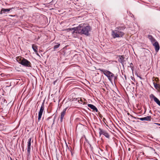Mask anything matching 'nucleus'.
I'll return each mask as SVG.
<instances>
[{"label":"nucleus","mask_w":160,"mask_h":160,"mask_svg":"<svg viewBox=\"0 0 160 160\" xmlns=\"http://www.w3.org/2000/svg\"><path fill=\"white\" fill-rule=\"evenodd\" d=\"M73 30L72 32L73 33H76L80 35H84L88 36L89 35V32L91 30V27L84 23H81L76 27L72 28Z\"/></svg>","instance_id":"nucleus-1"},{"label":"nucleus","mask_w":160,"mask_h":160,"mask_svg":"<svg viewBox=\"0 0 160 160\" xmlns=\"http://www.w3.org/2000/svg\"><path fill=\"white\" fill-rule=\"evenodd\" d=\"M125 27L124 25L119 26L116 28L114 30H111V35L114 39L122 37L124 33L123 32Z\"/></svg>","instance_id":"nucleus-2"},{"label":"nucleus","mask_w":160,"mask_h":160,"mask_svg":"<svg viewBox=\"0 0 160 160\" xmlns=\"http://www.w3.org/2000/svg\"><path fill=\"white\" fill-rule=\"evenodd\" d=\"M99 70L108 78L109 80L111 82H112L113 80L114 82L117 80V77L115 76L111 72L101 68L99 69Z\"/></svg>","instance_id":"nucleus-3"},{"label":"nucleus","mask_w":160,"mask_h":160,"mask_svg":"<svg viewBox=\"0 0 160 160\" xmlns=\"http://www.w3.org/2000/svg\"><path fill=\"white\" fill-rule=\"evenodd\" d=\"M17 61L22 65L28 68L32 67V64L30 62L21 57H18L16 58Z\"/></svg>","instance_id":"nucleus-4"},{"label":"nucleus","mask_w":160,"mask_h":160,"mask_svg":"<svg viewBox=\"0 0 160 160\" xmlns=\"http://www.w3.org/2000/svg\"><path fill=\"white\" fill-rule=\"evenodd\" d=\"M44 101L42 103L41 107L40 110L38 113V120L39 121L41 118V117L42 114L43 112L44 111Z\"/></svg>","instance_id":"nucleus-5"},{"label":"nucleus","mask_w":160,"mask_h":160,"mask_svg":"<svg viewBox=\"0 0 160 160\" xmlns=\"http://www.w3.org/2000/svg\"><path fill=\"white\" fill-rule=\"evenodd\" d=\"M32 138H30L28 140L27 144V156L28 158L29 157L30 154L31 152V141Z\"/></svg>","instance_id":"nucleus-6"},{"label":"nucleus","mask_w":160,"mask_h":160,"mask_svg":"<svg viewBox=\"0 0 160 160\" xmlns=\"http://www.w3.org/2000/svg\"><path fill=\"white\" fill-rule=\"evenodd\" d=\"M99 134L100 135H104L106 137L109 138V135L108 133L105 131L103 130L100 128H99Z\"/></svg>","instance_id":"nucleus-7"},{"label":"nucleus","mask_w":160,"mask_h":160,"mask_svg":"<svg viewBox=\"0 0 160 160\" xmlns=\"http://www.w3.org/2000/svg\"><path fill=\"white\" fill-rule=\"evenodd\" d=\"M150 98L151 99H153L154 101L160 106V101L153 94H151L150 95Z\"/></svg>","instance_id":"nucleus-8"},{"label":"nucleus","mask_w":160,"mask_h":160,"mask_svg":"<svg viewBox=\"0 0 160 160\" xmlns=\"http://www.w3.org/2000/svg\"><path fill=\"white\" fill-rule=\"evenodd\" d=\"M118 57L119 58L118 60V61L120 62L123 66H124V65L125 62V61L124 60V56L119 55L118 56Z\"/></svg>","instance_id":"nucleus-9"},{"label":"nucleus","mask_w":160,"mask_h":160,"mask_svg":"<svg viewBox=\"0 0 160 160\" xmlns=\"http://www.w3.org/2000/svg\"><path fill=\"white\" fill-rule=\"evenodd\" d=\"M153 45L154 47L155 51L158 52L160 48V46L158 42L156 41L152 44Z\"/></svg>","instance_id":"nucleus-10"},{"label":"nucleus","mask_w":160,"mask_h":160,"mask_svg":"<svg viewBox=\"0 0 160 160\" xmlns=\"http://www.w3.org/2000/svg\"><path fill=\"white\" fill-rule=\"evenodd\" d=\"M67 109V108H65L63 110V111L61 113L60 116V121L61 122H62L63 121V119L64 118V116L66 114Z\"/></svg>","instance_id":"nucleus-11"},{"label":"nucleus","mask_w":160,"mask_h":160,"mask_svg":"<svg viewBox=\"0 0 160 160\" xmlns=\"http://www.w3.org/2000/svg\"><path fill=\"white\" fill-rule=\"evenodd\" d=\"M151 117L150 116H148L146 117L140 118L138 119L141 121H151Z\"/></svg>","instance_id":"nucleus-12"},{"label":"nucleus","mask_w":160,"mask_h":160,"mask_svg":"<svg viewBox=\"0 0 160 160\" xmlns=\"http://www.w3.org/2000/svg\"><path fill=\"white\" fill-rule=\"evenodd\" d=\"M88 107L91 108L94 111H95L96 112H98V111L96 107L94 105L91 104H89L88 105Z\"/></svg>","instance_id":"nucleus-13"},{"label":"nucleus","mask_w":160,"mask_h":160,"mask_svg":"<svg viewBox=\"0 0 160 160\" xmlns=\"http://www.w3.org/2000/svg\"><path fill=\"white\" fill-rule=\"evenodd\" d=\"M148 38L152 44L157 41L155 38L150 35H148Z\"/></svg>","instance_id":"nucleus-14"},{"label":"nucleus","mask_w":160,"mask_h":160,"mask_svg":"<svg viewBox=\"0 0 160 160\" xmlns=\"http://www.w3.org/2000/svg\"><path fill=\"white\" fill-rule=\"evenodd\" d=\"M12 8H2L0 12V14H2L3 13H5L6 12H8L10 11Z\"/></svg>","instance_id":"nucleus-15"},{"label":"nucleus","mask_w":160,"mask_h":160,"mask_svg":"<svg viewBox=\"0 0 160 160\" xmlns=\"http://www.w3.org/2000/svg\"><path fill=\"white\" fill-rule=\"evenodd\" d=\"M38 46L35 44H33L32 45V48L35 52H37L38 48Z\"/></svg>","instance_id":"nucleus-16"},{"label":"nucleus","mask_w":160,"mask_h":160,"mask_svg":"<svg viewBox=\"0 0 160 160\" xmlns=\"http://www.w3.org/2000/svg\"><path fill=\"white\" fill-rule=\"evenodd\" d=\"M153 84L155 88L157 89L158 88H159V85L157 83H155V82H153Z\"/></svg>","instance_id":"nucleus-17"},{"label":"nucleus","mask_w":160,"mask_h":160,"mask_svg":"<svg viewBox=\"0 0 160 160\" xmlns=\"http://www.w3.org/2000/svg\"><path fill=\"white\" fill-rule=\"evenodd\" d=\"M76 100H78V101L79 103H80V101L82 102H83V101L82 99L81 98H76Z\"/></svg>","instance_id":"nucleus-18"},{"label":"nucleus","mask_w":160,"mask_h":160,"mask_svg":"<svg viewBox=\"0 0 160 160\" xmlns=\"http://www.w3.org/2000/svg\"><path fill=\"white\" fill-rule=\"evenodd\" d=\"M60 46V44H58L56 45H55L54 47V49L55 50L56 49L59 47Z\"/></svg>","instance_id":"nucleus-19"},{"label":"nucleus","mask_w":160,"mask_h":160,"mask_svg":"<svg viewBox=\"0 0 160 160\" xmlns=\"http://www.w3.org/2000/svg\"><path fill=\"white\" fill-rule=\"evenodd\" d=\"M130 68H132V67H133L132 66V63H131L130 64V66H129Z\"/></svg>","instance_id":"nucleus-20"},{"label":"nucleus","mask_w":160,"mask_h":160,"mask_svg":"<svg viewBox=\"0 0 160 160\" xmlns=\"http://www.w3.org/2000/svg\"><path fill=\"white\" fill-rule=\"evenodd\" d=\"M131 79L133 81H134V82L135 81V79L133 77H131Z\"/></svg>","instance_id":"nucleus-21"},{"label":"nucleus","mask_w":160,"mask_h":160,"mask_svg":"<svg viewBox=\"0 0 160 160\" xmlns=\"http://www.w3.org/2000/svg\"><path fill=\"white\" fill-rule=\"evenodd\" d=\"M35 53H36V55H38V56H40V55H39L38 54V52H35Z\"/></svg>","instance_id":"nucleus-22"},{"label":"nucleus","mask_w":160,"mask_h":160,"mask_svg":"<svg viewBox=\"0 0 160 160\" xmlns=\"http://www.w3.org/2000/svg\"><path fill=\"white\" fill-rule=\"evenodd\" d=\"M76 98H74L73 99V101H76L77 100H76ZM78 101V100H77Z\"/></svg>","instance_id":"nucleus-23"},{"label":"nucleus","mask_w":160,"mask_h":160,"mask_svg":"<svg viewBox=\"0 0 160 160\" xmlns=\"http://www.w3.org/2000/svg\"><path fill=\"white\" fill-rule=\"evenodd\" d=\"M139 78L141 79H142V77H140V76H139Z\"/></svg>","instance_id":"nucleus-24"},{"label":"nucleus","mask_w":160,"mask_h":160,"mask_svg":"<svg viewBox=\"0 0 160 160\" xmlns=\"http://www.w3.org/2000/svg\"><path fill=\"white\" fill-rule=\"evenodd\" d=\"M132 71H133V67H132V68H131Z\"/></svg>","instance_id":"nucleus-25"},{"label":"nucleus","mask_w":160,"mask_h":160,"mask_svg":"<svg viewBox=\"0 0 160 160\" xmlns=\"http://www.w3.org/2000/svg\"><path fill=\"white\" fill-rule=\"evenodd\" d=\"M131 83H132V84H134V83L133 82H131Z\"/></svg>","instance_id":"nucleus-26"},{"label":"nucleus","mask_w":160,"mask_h":160,"mask_svg":"<svg viewBox=\"0 0 160 160\" xmlns=\"http://www.w3.org/2000/svg\"><path fill=\"white\" fill-rule=\"evenodd\" d=\"M136 75L138 77H139V76L138 75V74H137V73H136Z\"/></svg>","instance_id":"nucleus-27"},{"label":"nucleus","mask_w":160,"mask_h":160,"mask_svg":"<svg viewBox=\"0 0 160 160\" xmlns=\"http://www.w3.org/2000/svg\"><path fill=\"white\" fill-rule=\"evenodd\" d=\"M128 151H130V148H129L128 149Z\"/></svg>","instance_id":"nucleus-28"},{"label":"nucleus","mask_w":160,"mask_h":160,"mask_svg":"<svg viewBox=\"0 0 160 160\" xmlns=\"http://www.w3.org/2000/svg\"><path fill=\"white\" fill-rule=\"evenodd\" d=\"M5 101L6 102V100H4V102H5Z\"/></svg>","instance_id":"nucleus-29"},{"label":"nucleus","mask_w":160,"mask_h":160,"mask_svg":"<svg viewBox=\"0 0 160 160\" xmlns=\"http://www.w3.org/2000/svg\"><path fill=\"white\" fill-rule=\"evenodd\" d=\"M5 101L6 102V100H4V102H5Z\"/></svg>","instance_id":"nucleus-30"},{"label":"nucleus","mask_w":160,"mask_h":160,"mask_svg":"<svg viewBox=\"0 0 160 160\" xmlns=\"http://www.w3.org/2000/svg\"><path fill=\"white\" fill-rule=\"evenodd\" d=\"M159 126H160V124H159Z\"/></svg>","instance_id":"nucleus-31"}]
</instances>
